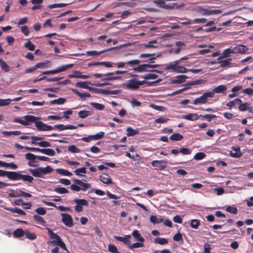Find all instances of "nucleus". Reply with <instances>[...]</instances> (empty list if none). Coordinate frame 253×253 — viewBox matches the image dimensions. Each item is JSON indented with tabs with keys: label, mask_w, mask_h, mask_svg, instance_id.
<instances>
[{
	"label": "nucleus",
	"mask_w": 253,
	"mask_h": 253,
	"mask_svg": "<svg viewBox=\"0 0 253 253\" xmlns=\"http://www.w3.org/2000/svg\"><path fill=\"white\" fill-rule=\"evenodd\" d=\"M227 89V87L225 85H220L214 88L212 91H209L212 93V98L214 96V93H223Z\"/></svg>",
	"instance_id": "18"
},
{
	"label": "nucleus",
	"mask_w": 253,
	"mask_h": 253,
	"mask_svg": "<svg viewBox=\"0 0 253 253\" xmlns=\"http://www.w3.org/2000/svg\"><path fill=\"white\" fill-rule=\"evenodd\" d=\"M54 191L59 194H66L69 191L64 187H56L54 189Z\"/></svg>",
	"instance_id": "58"
},
{
	"label": "nucleus",
	"mask_w": 253,
	"mask_h": 253,
	"mask_svg": "<svg viewBox=\"0 0 253 253\" xmlns=\"http://www.w3.org/2000/svg\"><path fill=\"white\" fill-rule=\"evenodd\" d=\"M90 91H92L93 92L96 93H101V94H104L105 92V89H101V88H97L92 87H89L88 89Z\"/></svg>",
	"instance_id": "56"
},
{
	"label": "nucleus",
	"mask_w": 253,
	"mask_h": 253,
	"mask_svg": "<svg viewBox=\"0 0 253 253\" xmlns=\"http://www.w3.org/2000/svg\"><path fill=\"white\" fill-rule=\"evenodd\" d=\"M154 243L155 244L163 245L167 244L168 243V241L166 238L159 237L155 239Z\"/></svg>",
	"instance_id": "43"
},
{
	"label": "nucleus",
	"mask_w": 253,
	"mask_h": 253,
	"mask_svg": "<svg viewBox=\"0 0 253 253\" xmlns=\"http://www.w3.org/2000/svg\"><path fill=\"white\" fill-rule=\"evenodd\" d=\"M34 219L38 222V223L40 224L43 226H46V221L43 219V218L40 216L39 215H34L33 216Z\"/></svg>",
	"instance_id": "36"
},
{
	"label": "nucleus",
	"mask_w": 253,
	"mask_h": 253,
	"mask_svg": "<svg viewBox=\"0 0 253 253\" xmlns=\"http://www.w3.org/2000/svg\"><path fill=\"white\" fill-rule=\"evenodd\" d=\"M25 158L27 160H29V161H34L36 159H37V156H36V155H35L34 154H33L32 153H29L26 154L25 155Z\"/></svg>",
	"instance_id": "60"
},
{
	"label": "nucleus",
	"mask_w": 253,
	"mask_h": 253,
	"mask_svg": "<svg viewBox=\"0 0 253 253\" xmlns=\"http://www.w3.org/2000/svg\"><path fill=\"white\" fill-rule=\"evenodd\" d=\"M232 53H234L233 48H229L223 51L222 55L224 58H227L229 57Z\"/></svg>",
	"instance_id": "46"
},
{
	"label": "nucleus",
	"mask_w": 253,
	"mask_h": 253,
	"mask_svg": "<svg viewBox=\"0 0 253 253\" xmlns=\"http://www.w3.org/2000/svg\"><path fill=\"white\" fill-rule=\"evenodd\" d=\"M24 231L22 228H17L13 232V236L15 238H20L25 235Z\"/></svg>",
	"instance_id": "30"
},
{
	"label": "nucleus",
	"mask_w": 253,
	"mask_h": 253,
	"mask_svg": "<svg viewBox=\"0 0 253 253\" xmlns=\"http://www.w3.org/2000/svg\"><path fill=\"white\" fill-rule=\"evenodd\" d=\"M69 3H55V4H51V5H48L47 6V7L49 8H61V7H64V6L67 5Z\"/></svg>",
	"instance_id": "54"
},
{
	"label": "nucleus",
	"mask_w": 253,
	"mask_h": 253,
	"mask_svg": "<svg viewBox=\"0 0 253 253\" xmlns=\"http://www.w3.org/2000/svg\"><path fill=\"white\" fill-rule=\"evenodd\" d=\"M140 77L145 80H153L156 79L158 77V75L155 74L149 73L144 75H141Z\"/></svg>",
	"instance_id": "35"
},
{
	"label": "nucleus",
	"mask_w": 253,
	"mask_h": 253,
	"mask_svg": "<svg viewBox=\"0 0 253 253\" xmlns=\"http://www.w3.org/2000/svg\"><path fill=\"white\" fill-rule=\"evenodd\" d=\"M89 66L91 65H103L107 68H110L112 67V63L110 62H92L88 64Z\"/></svg>",
	"instance_id": "29"
},
{
	"label": "nucleus",
	"mask_w": 253,
	"mask_h": 253,
	"mask_svg": "<svg viewBox=\"0 0 253 253\" xmlns=\"http://www.w3.org/2000/svg\"><path fill=\"white\" fill-rule=\"evenodd\" d=\"M100 181L105 184H110L113 183L110 176L106 173H103L100 176Z\"/></svg>",
	"instance_id": "19"
},
{
	"label": "nucleus",
	"mask_w": 253,
	"mask_h": 253,
	"mask_svg": "<svg viewBox=\"0 0 253 253\" xmlns=\"http://www.w3.org/2000/svg\"><path fill=\"white\" fill-rule=\"evenodd\" d=\"M151 165L156 169L163 170L167 166V162L165 160H155L152 162Z\"/></svg>",
	"instance_id": "13"
},
{
	"label": "nucleus",
	"mask_w": 253,
	"mask_h": 253,
	"mask_svg": "<svg viewBox=\"0 0 253 253\" xmlns=\"http://www.w3.org/2000/svg\"><path fill=\"white\" fill-rule=\"evenodd\" d=\"M200 117H202L203 118L206 119L208 122H211V119H214L216 118V116L215 115L212 114H205V115H200Z\"/></svg>",
	"instance_id": "59"
},
{
	"label": "nucleus",
	"mask_w": 253,
	"mask_h": 253,
	"mask_svg": "<svg viewBox=\"0 0 253 253\" xmlns=\"http://www.w3.org/2000/svg\"><path fill=\"white\" fill-rule=\"evenodd\" d=\"M13 171H5L0 169V176H6L9 179L11 180Z\"/></svg>",
	"instance_id": "33"
},
{
	"label": "nucleus",
	"mask_w": 253,
	"mask_h": 253,
	"mask_svg": "<svg viewBox=\"0 0 253 253\" xmlns=\"http://www.w3.org/2000/svg\"><path fill=\"white\" fill-rule=\"evenodd\" d=\"M188 56L181 57L178 60L171 62L165 65V69L173 71L177 73H185L187 72V69L184 66L180 64L182 61L188 59Z\"/></svg>",
	"instance_id": "1"
},
{
	"label": "nucleus",
	"mask_w": 253,
	"mask_h": 253,
	"mask_svg": "<svg viewBox=\"0 0 253 253\" xmlns=\"http://www.w3.org/2000/svg\"><path fill=\"white\" fill-rule=\"evenodd\" d=\"M0 167H6L10 168L13 169H17V166L13 163H7L0 161Z\"/></svg>",
	"instance_id": "28"
},
{
	"label": "nucleus",
	"mask_w": 253,
	"mask_h": 253,
	"mask_svg": "<svg viewBox=\"0 0 253 253\" xmlns=\"http://www.w3.org/2000/svg\"><path fill=\"white\" fill-rule=\"evenodd\" d=\"M90 105L92 107L98 110H103L105 108V106L103 104L97 103V102H91Z\"/></svg>",
	"instance_id": "40"
},
{
	"label": "nucleus",
	"mask_w": 253,
	"mask_h": 253,
	"mask_svg": "<svg viewBox=\"0 0 253 253\" xmlns=\"http://www.w3.org/2000/svg\"><path fill=\"white\" fill-rule=\"evenodd\" d=\"M183 138V136L178 133H174L169 137L170 140L172 141H180Z\"/></svg>",
	"instance_id": "39"
},
{
	"label": "nucleus",
	"mask_w": 253,
	"mask_h": 253,
	"mask_svg": "<svg viewBox=\"0 0 253 253\" xmlns=\"http://www.w3.org/2000/svg\"><path fill=\"white\" fill-rule=\"evenodd\" d=\"M108 249L112 253H121L118 251L117 247L114 245H109Z\"/></svg>",
	"instance_id": "64"
},
{
	"label": "nucleus",
	"mask_w": 253,
	"mask_h": 253,
	"mask_svg": "<svg viewBox=\"0 0 253 253\" xmlns=\"http://www.w3.org/2000/svg\"><path fill=\"white\" fill-rule=\"evenodd\" d=\"M46 229L48 231L50 238L51 239H54V240L51 241V243L59 246L62 249L67 252L68 253H69V251L67 249L65 243L61 240V237L57 234L54 233L50 228H47Z\"/></svg>",
	"instance_id": "2"
},
{
	"label": "nucleus",
	"mask_w": 253,
	"mask_h": 253,
	"mask_svg": "<svg viewBox=\"0 0 253 253\" xmlns=\"http://www.w3.org/2000/svg\"><path fill=\"white\" fill-rule=\"evenodd\" d=\"M74 181L76 184L81 186V190L83 191H85L87 189L91 187V184L89 183H84L80 179H75Z\"/></svg>",
	"instance_id": "14"
},
{
	"label": "nucleus",
	"mask_w": 253,
	"mask_h": 253,
	"mask_svg": "<svg viewBox=\"0 0 253 253\" xmlns=\"http://www.w3.org/2000/svg\"><path fill=\"white\" fill-rule=\"evenodd\" d=\"M93 110L91 109L88 110H81L78 112V116L80 118L84 119L86 117L91 115L93 114Z\"/></svg>",
	"instance_id": "21"
},
{
	"label": "nucleus",
	"mask_w": 253,
	"mask_h": 253,
	"mask_svg": "<svg viewBox=\"0 0 253 253\" xmlns=\"http://www.w3.org/2000/svg\"><path fill=\"white\" fill-rule=\"evenodd\" d=\"M6 210L13 213H17L19 214L24 215L26 214V212L21 209L17 208H7Z\"/></svg>",
	"instance_id": "32"
},
{
	"label": "nucleus",
	"mask_w": 253,
	"mask_h": 253,
	"mask_svg": "<svg viewBox=\"0 0 253 253\" xmlns=\"http://www.w3.org/2000/svg\"><path fill=\"white\" fill-rule=\"evenodd\" d=\"M145 80L138 81L135 79H132L127 81L125 86L127 89L135 90L138 89L140 86L145 84Z\"/></svg>",
	"instance_id": "5"
},
{
	"label": "nucleus",
	"mask_w": 253,
	"mask_h": 253,
	"mask_svg": "<svg viewBox=\"0 0 253 253\" xmlns=\"http://www.w3.org/2000/svg\"><path fill=\"white\" fill-rule=\"evenodd\" d=\"M31 139L32 140V144L35 145H38L41 147H48L51 146V144L49 142L46 141H41L43 139V138L42 137L33 135L31 136Z\"/></svg>",
	"instance_id": "7"
},
{
	"label": "nucleus",
	"mask_w": 253,
	"mask_h": 253,
	"mask_svg": "<svg viewBox=\"0 0 253 253\" xmlns=\"http://www.w3.org/2000/svg\"><path fill=\"white\" fill-rule=\"evenodd\" d=\"M143 243L144 242H139L134 243L132 244V245H130V244L129 246H128V248L130 250H133L134 248H138L142 247L144 246Z\"/></svg>",
	"instance_id": "50"
},
{
	"label": "nucleus",
	"mask_w": 253,
	"mask_h": 253,
	"mask_svg": "<svg viewBox=\"0 0 253 253\" xmlns=\"http://www.w3.org/2000/svg\"><path fill=\"white\" fill-rule=\"evenodd\" d=\"M74 202L76 204H78L82 206H87L88 205V202L84 199H75L74 200Z\"/></svg>",
	"instance_id": "47"
},
{
	"label": "nucleus",
	"mask_w": 253,
	"mask_h": 253,
	"mask_svg": "<svg viewBox=\"0 0 253 253\" xmlns=\"http://www.w3.org/2000/svg\"><path fill=\"white\" fill-rule=\"evenodd\" d=\"M132 235L137 241L140 242H144V238L141 236L137 230H134L132 232Z\"/></svg>",
	"instance_id": "25"
},
{
	"label": "nucleus",
	"mask_w": 253,
	"mask_h": 253,
	"mask_svg": "<svg viewBox=\"0 0 253 253\" xmlns=\"http://www.w3.org/2000/svg\"><path fill=\"white\" fill-rule=\"evenodd\" d=\"M126 131L127 132V136H133L139 134V130L138 128L134 129L131 126L127 127Z\"/></svg>",
	"instance_id": "20"
},
{
	"label": "nucleus",
	"mask_w": 253,
	"mask_h": 253,
	"mask_svg": "<svg viewBox=\"0 0 253 253\" xmlns=\"http://www.w3.org/2000/svg\"><path fill=\"white\" fill-rule=\"evenodd\" d=\"M226 211L230 213L236 214L238 210L236 207L229 206L226 208Z\"/></svg>",
	"instance_id": "53"
},
{
	"label": "nucleus",
	"mask_w": 253,
	"mask_h": 253,
	"mask_svg": "<svg viewBox=\"0 0 253 253\" xmlns=\"http://www.w3.org/2000/svg\"><path fill=\"white\" fill-rule=\"evenodd\" d=\"M24 120H21L19 118H14L13 122L18 123L23 126H29L31 123H34L39 120V118L33 115H25L23 117Z\"/></svg>",
	"instance_id": "4"
},
{
	"label": "nucleus",
	"mask_w": 253,
	"mask_h": 253,
	"mask_svg": "<svg viewBox=\"0 0 253 253\" xmlns=\"http://www.w3.org/2000/svg\"><path fill=\"white\" fill-rule=\"evenodd\" d=\"M24 46L26 48L28 49L30 51H33L35 50V46L34 44H33L30 41H29L27 42H26L24 44Z\"/></svg>",
	"instance_id": "61"
},
{
	"label": "nucleus",
	"mask_w": 253,
	"mask_h": 253,
	"mask_svg": "<svg viewBox=\"0 0 253 253\" xmlns=\"http://www.w3.org/2000/svg\"><path fill=\"white\" fill-rule=\"evenodd\" d=\"M87 84L92 85V84L89 81L78 82L76 83V86L78 87L88 89L89 86H88Z\"/></svg>",
	"instance_id": "24"
},
{
	"label": "nucleus",
	"mask_w": 253,
	"mask_h": 253,
	"mask_svg": "<svg viewBox=\"0 0 253 253\" xmlns=\"http://www.w3.org/2000/svg\"><path fill=\"white\" fill-rule=\"evenodd\" d=\"M173 240L174 241L179 242L180 243L183 242L182 234L179 232H177L173 236Z\"/></svg>",
	"instance_id": "49"
},
{
	"label": "nucleus",
	"mask_w": 253,
	"mask_h": 253,
	"mask_svg": "<svg viewBox=\"0 0 253 253\" xmlns=\"http://www.w3.org/2000/svg\"><path fill=\"white\" fill-rule=\"evenodd\" d=\"M71 90L73 92L79 96L82 100H85L86 98L91 97L90 94L88 92L81 93L76 89L72 88Z\"/></svg>",
	"instance_id": "22"
},
{
	"label": "nucleus",
	"mask_w": 253,
	"mask_h": 253,
	"mask_svg": "<svg viewBox=\"0 0 253 253\" xmlns=\"http://www.w3.org/2000/svg\"><path fill=\"white\" fill-rule=\"evenodd\" d=\"M130 238H131L130 235H126L125 237H121V236H114V238L116 240H117L118 241L122 242L125 245L127 246L128 247L129 246V244H130V242L129 240V239Z\"/></svg>",
	"instance_id": "17"
},
{
	"label": "nucleus",
	"mask_w": 253,
	"mask_h": 253,
	"mask_svg": "<svg viewBox=\"0 0 253 253\" xmlns=\"http://www.w3.org/2000/svg\"><path fill=\"white\" fill-rule=\"evenodd\" d=\"M34 6L32 7L33 10L40 9L42 7V3L43 1H31Z\"/></svg>",
	"instance_id": "37"
},
{
	"label": "nucleus",
	"mask_w": 253,
	"mask_h": 253,
	"mask_svg": "<svg viewBox=\"0 0 253 253\" xmlns=\"http://www.w3.org/2000/svg\"><path fill=\"white\" fill-rule=\"evenodd\" d=\"M62 220L63 223L68 227H71L74 225L72 216L66 213H62Z\"/></svg>",
	"instance_id": "11"
},
{
	"label": "nucleus",
	"mask_w": 253,
	"mask_h": 253,
	"mask_svg": "<svg viewBox=\"0 0 253 253\" xmlns=\"http://www.w3.org/2000/svg\"><path fill=\"white\" fill-rule=\"evenodd\" d=\"M199 118V116L196 114H188L182 117L183 119L192 121L197 120Z\"/></svg>",
	"instance_id": "27"
},
{
	"label": "nucleus",
	"mask_w": 253,
	"mask_h": 253,
	"mask_svg": "<svg viewBox=\"0 0 253 253\" xmlns=\"http://www.w3.org/2000/svg\"><path fill=\"white\" fill-rule=\"evenodd\" d=\"M153 1L155 2L158 5V6H159L160 7L163 8L165 9H174V8L178 9L184 5L183 4L177 5L176 3L166 4V1Z\"/></svg>",
	"instance_id": "10"
},
{
	"label": "nucleus",
	"mask_w": 253,
	"mask_h": 253,
	"mask_svg": "<svg viewBox=\"0 0 253 253\" xmlns=\"http://www.w3.org/2000/svg\"><path fill=\"white\" fill-rule=\"evenodd\" d=\"M0 66L4 72H8L9 71V66L2 59H0Z\"/></svg>",
	"instance_id": "44"
},
{
	"label": "nucleus",
	"mask_w": 253,
	"mask_h": 253,
	"mask_svg": "<svg viewBox=\"0 0 253 253\" xmlns=\"http://www.w3.org/2000/svg\"><path fill=\"white\" fill-rule=\"evenodd\" d=\"M159 66L158 64L151 65L149 64H144L139 65L137 67L133 68V70L136 72H144L149 71L151 68H156Z\"/></svg>",
	"instance_id": "9"
},
{
	"label": "nucleus",
	"mask_w": 253,
	"mask_h": 253,
	"mask_svg": "<svg viewBox=\"0 0 253 253\" xmlns=\"http://www.w3.org/2000/svg\"><path fill=\"white\" fill-rule=\"evenodd\" d=\"M66 102V99L63 98H59L57 99H54L50 101V104L51 105L54 104H63Z\"/></svg>",
	"instance_id": "42"
},
{
	"label": "nucleus",
	"mask_w": 253,
	"mask_h": 253,
	"mask_svg": "<svg viewBox=\"0 0 253 253\" xmlns=\"http://www.w3.org/2000/svg\"><path fill=\"white\" fill-rule=\"evenodd\" d=\"M35 126L39 131H50L52 130V126H48L41 121L37 120Z\"/></svg>",
	"instance_id": "12"
},
{
	"label": "nucleus",
	"mask_w": 253,
	"mask_h": 253,
	"mask_svg": "<svg viewBox=\"0 0 253 253\" xmlns=\"http://www.w3.org/2000/svg\"><path fill=\"white\" fill-rule=\"evenodd\" d=\"M155 55V53H143L139 55L140 58H147L149 57L153 56L152 57L150 58L149 60L150 61V63H154V60H155L157 58L161 56V54L160 53L157 55L156 56H154Z\"/></svg>",
	"instance_id": "15"
},
{
	"label": "nucleus",
	"mask_w": 253,
	"mask_h": 253,
	"mask_svg": "<svg viewBox=\"0 0 253 253\" xmlns=\"http://www.w3.org/2000/svg\"><path fill=\"white\" fill-rule=\"evenodd\" d=\"M187 78V77L185 75H178L176 77L175 79L171 80V83L173 84L183 83Z\"/></svg>",
	"instance_id": "23"
},
{
	"label": "nucleus",
	"mask_w": 253,
	"mask_h": 253,
	"mask_svg": "<svg viewBox=\"0 0 253 253\" xmlns=\"http://www.w3.org/2000/svg\"><path fill=\"white\" fill-rule=\"evenodd\" d=\"M41 153L49 156H53L55 155V151L50 148L41 149Z\"/></svg>",
	"instance_id": "26"
},
{
	"label": "nucleus",
	"mask_w": 253,
	"mask_h": 253,
	"mask_svg": "<svg viewBox=\"0 0 253 253\" xmlns=\"http://www.w3.org/2000/svg\"><path fill=\"white\" fill-rule=\"evenodd\" d=\"M68 150L72 153H80L81 151L80 149L74 145L69 146L68 148Z\"/></svg>",
	"instance_id": "62"
},
{
	"label": "nucleus",
	"mask_w": 253,
	"mask_h": 253,
	"mask_svg": "<svg viewBox=\"0 0 253 253\" xmlns=\"http://www.w3.org/2000/svg\"><path fill=\"white\" fill-rule=\"evenodd\" d=\"M56 171L58 174L62 175L70 176L72 175V172L62 169H57Z\"/></svg>",
	"instance_id": "38"
},
{
	"label": "nucleus",
	"mask_w": 253,
	"mask_h": 253,
	"mask_svg": "<svg viewBox=\"0 0 253 253\" xmlns=\"http://www.w3.org/2000/svg\"><path fill=\"white\" fill-rule=\"evenodd\" d=\"M250 104L248 103H241L240 106H239V109L241 111H245L249 109Z\"/></svg>",
	"instance_id": "57"
},
{
	"label": "nucleus",
	"mask_w": 253,
	"mask_h": 253,
	"mask_svg": "<svg viewBox=\"0 0 253 253\" xmlns=\"http://www.w3.org/2000/svg\"><path fill=\"white\" fill-rule=\"evenodd\" d=\"M74 172L78 176H83V175L81 173H85L86 172V168L85 167L78 168L74 171Z\"/></svg>",
	"instance_id": "55"
},
{
	"label": "nucleus",
	"mask_w": 253,
	"mask_h": 253,
	"mask_svg": "<svg viewBox=\"0 0 253 253\" xmlns=\"http://www.w3.org/2000/svg\"><path fill=\"white\" fill-rule=\"evenodd\" d=\"M200 225V221L198 219H192L190 221V226L194 229H197Z\"/></svg>",
	"instance_id": "51"
},
{
	"label": "nucleus",
	"mask_w": 253,
	"mask_h": 253,
	"mask_svg": "<svg viewBox=\"0 0 253 253\" xmlns=\"http://www.w3.org/2000/svg\"><path fill=\"white\" fill-rule=\"evenodd\" d=\"M73 64H69L58 67L57 69V73L65 71L68 69L71 68L73 66Z\"/></svg>",
	"instance_id": "34"
},
{
	"label": "nucleus",
	"mask_w": 253,
	"mask_h": 253,
	"mask_svg": "<svg viewBox=\"0 0 253 253\" xmlns=\"http://www.w3.org/2000/svg\"><path fill=\"white\" fill-rule=\"evenodd\" d=\"M234 53H246L248 48L246 45L239 44L233 48Z\"/></svg>",
	"instance_id": "16"
},
{
	"label": "nucleus",
	"mask_w": 253,
	"mask_h": 253,
	"mask_svg": "<svg viewBox=\"0 0 253 253\" xmlns=\"http://www.w3.org/2000/svg\"><path fill=\"white\" fill-rule=\"evenodd\" d=\"M114 48H115V47H112L108 49L104 50L101 51L100 52H97V51H95V50L88 51L86 52V54H87V55H88L89 56L99 55L106 51H110Z\"/></svg>",
	"instance_id": "31"
},
{
	"label": "nucleus",
	"mask_w": 253,
	"mask_h": 253,
	"mask_svg": "<svg viewBox=\"0 0 253 253\" xmlns=\"http://www.w3.org/2000/svg\"><path fill=\"white\" fill-rule=\"evenodd\" d=\"M232 59L228 58L225 60L219 61L218 63L220 64V67L224 68L227 67L228 65L231 64V61Z\"/></svg>",
	"instance_id": "48"
},
{
	"label": "nucleus",
	"mask_w": 253,
	"mask_h": 253,
	"mask_svg": "<svg viewBox=\"0 0 253 253\" xmlns=\"http://www.w3.org/2000/svg\"><path fill=\"white\" fill-rule=\"evenodd\" d=\"M242 102V101L240 98H236L232 101H230L228 102L226 105L227 106L229 107V109H231L233 106L236 104H239L240 103H241Z\"/></svg>",
	"instance_id": "41"
},
{
	"label": "nucleus",
	"mask_w": 253,
	"mask_h": 253,
	"mask_svg": "<svg viewBox=\"0 0 253 253\" xmlns=\"http://www.w3.org/2000/svg\"><path fill=\"white\" fill-rule=\"evenodd\" d=\"M53 169L50 166H46L45 168L38 167L35 169H29L28 171L35 177L43 178V175L47 174L51 172Z\"/></svg>",
	"instance_id": "3"
},
{
	"label": "nucleus",
	"mask_w": 253,
	"mask_h": 253,
	"mask_svg": "<svg viewBox=\"0 0 253 253\" xmlns=\"http://www.w3.org/2000/svg\"><path fill=\"white\" fill-rule=\"evenodd\" d=\"M208 98H212V93L209 91L205 92L202 96L194 100L192 104L194 105L206 104L207 103Z\"/></svg>",
	"instance_id": "8"
},
{
	"label": "nucleus",
	"mask_w": 253,
	"mask_h": 253,
	"mask_svg": "<svg viewBox=\"0 0 253 253\" xmlns=\"http://www.w3.org/2000/svg\"><path fill=\"white\" fill-rule=\"evenodd\" d=\"M20 179H22L25 182L32 183L34 178L29 175L22 174L18 171H13L11 180L16 181Z\"/></svg>",
	"instance_id": "6"
},
{
	"label": "nucleus",
	"mask_w": 253,
	"mask_h": 253,
	"mask_svg": "<svg viewBox=\"0 0 253 253\" xmlns=\"http://www.w3.org/2000/svg\"><path fill=\"white\" fill-rule=\"evenodd\" d=\"M206 156V155L204 153L198 152L194 155V159L197 161L201 160L205 158Z\"/></svg>",
	"instance_id": "52"
},
{
	"label": "nucleus",
	"mask_w": 253,
	"mask_h": 253,
	"mask_svg": "<svg viewBox=\"0 0 253 253\" xmlns=\"http://www.w3.org/2000/svg\"><path fill=\"white\" fill-rule=\"evenodd\" d=\"M2 133L6 136H10L11 135H20V134H21V132L19 130L11 131H3L2 132Z\"/></svg>",
	"instance_id": "45"
},
{
	"label": "nucleus",
	"mask_w": 253,
	"mask_h": 253,
	"mask_svg": "<svg viewBox=\"0 0 253 253\" xmlns=\"http://www.w3.org/2000/svg\"><path fill=\"white\" fill-rule=\"evenodd\" d=\"M82 74V73L79 71H75L73 72V73L72 74L69 75L68 76V78H80L81 75Z\"/></svg>",
	"instance_id": "63"
}]
</instances>
